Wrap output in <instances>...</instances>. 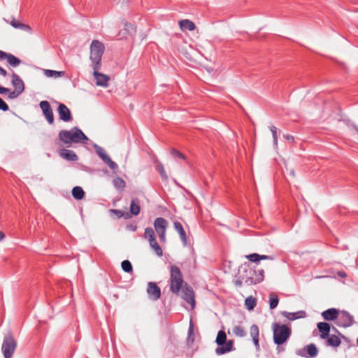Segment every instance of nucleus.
Masks as SVG:
<instances>
[{"label":"nucleus","mask_w":358,"mask_h":358,"mask_svg":"<svg viewBox=\"0 0 358 358\" xmlns=\"http://www.w3.org/2000/svg\"><path fill=\"white\" fill-rule=\"evenodd\" d=\"M241 271L243 272L241 278L248 285H256L264 280V271L263 269L256 271L251 268L250 264L245 263L241 266Z\"/></svg>","instance_id":"obj_1"},{"label":"nucleus","mask_w":358,"mask_h":358,"mask_svg":"<svg viewBox=\"0 0 358 358\" xmlns=\"http://www.w3.org/2000/svg\"><path fill=\"white\" fill-rule=\"evenodd\" d=\"M59 139L65 145L78 143L83 140H88L86 135L78 127H75L71 130H61L59 133Z\"/></svg>","instance_id":"obj_2"},{"label":"nucleus","mask_w":358,"mask_h":358,"mask_svg":"<svg viewBox=\"0 0 358 358\" xmlns=\"http://www.w3.org/2000/svg\"><path fill=\"white\" fill-rule=\"evenodd\" d=\"M185 283L180 268L176 265H171L170 266V291L178 295Z\"/></svg>","instance_id":"obj_3"},{"label":"nucleus","mask_w":358,"mask_h":358,"mask_svg":"<svg viewBox=\"0 0 358 358\" xmlns=\"http://www.w3.org/2000/svg\"><path fill=\"white\" fill-rule=\"evenodd\" d=\"M273 342L277 345H282L287 342L292 334V329L285 324L273 323L272 325Z\"/></svg>","instance_id":"obj_4"},{"label":"nucleus","mask_w":358,"mask_h":358,"mask_svg":"<svg viewBox=\"0 0 358 358\" xmlns=\"http://www.w3.org/2000/svg\"><path fill=\"white\" fill-rule=\"evenodd\" d=\"M105 47L103 44L97 41L94 40L90 45V60L92 62V68L94 70L101 69V58L104 52Z\"/></svg>","instance_id":"obj_5"},{"label":"nucleus","mask_w":358,"mask_h":358,"mask_svg":"<svg viewBox=\"0 0 358 358\" xmlns=\"http://www.w3.org/2000/svg\"><path fill=\"white\" fill-rule=\"evenodd\" d=\"M215 342L218 345L215 350V352L217 355H221L234 350V341H227V334L222 330L218 331Z\"/></svg>","instance_id":"obj_6"},{"label":"nucleus","mask_w":358,"mask_h":358,"mask_svg":"<svg viewBox=\"0 0 358 358\" xmlns=\"http://www.w3.org/2000/svg\"><path fill=\"white\" fill-rule=\"evenodd\" d=\"M17 348V341L11 333L7 334L3 338L1 351L4 358H11Z\"/></svg>","instance_id":"obj_7"},{"label":"nucleus","mask_w":358,"mask_h":358,"mask_svg":"<svg viewBox=\"0 0 358 358\" xmlns=\"http://www.w3.org/2000/svg\"><path fill=\"white\" fill-rule=\"evenodd\" d=\"M154 227L162 243L166 242V231L168 227V222L163 217H157L155 220Z\"/></svg>","instance_id":"obj_8"},{"label":"nucleus","mask_w":358,"mask_h":358,"mask_svg":"<svg viewBox=\"0 0 358 358\" xmlns=\"http://www.w3.org/2000/svg\"><path fill=\"white\" fill-rule=\"evenodd\" d=\"M296 354L305 358H314L317 355L318 350L314 343H311L303 348L296 350Z\"/></svg>","instance_id":"obj_9"},{"label":"nucleus","mask_w":358,"mask_h":358,"mask_svg":"<svg viewBox=\"0 0 358 358\" xmlns=\"http://www.w3.org/2000/svg\"><path fill=\"white\" fill-rule=\"evenodd\" d=\"M355 323L353 316L348 311L343 310L338 314L336 324L341 327H349Z\"/></svg>","instance_id":"obj_10"},{"label":"nucleus","mask_w":358,"mask_h":358,"mask_svg":"<svg viewBox=\"0 0 358 358\" xmlns=\"http://www.w3.org/2000/svg\"><path fill=\"white\" fill-rule=\"evenodd\" d=\"M181 289L182 292V298L191 305L192 308H194L196 302L193 289L187 283H185Z\"/></svg>","instance_id":"obj_11"},{"label":"nucleus","mask_w":358,"mask_h":358,"mask_svg":"<svg viewBox=\"0 0 358 358\" xmlns=\"http://www.w3.org/2000/svg\"><path fill=\"white\" fill-rule=\"evenodd\" d=\"M148 298L153 301H157L161 297V289L156 282H149L147 287Z\"/></svg>","instance_id":"obj_12"},{"label":"nucleus","mask_w":358,"mask_h":358,"mask_svg":"<svg viewBox=\"0 0 358 358\" xmlns=\"http://www.w3.org/2000/svg\"><path fill=\"white\" fill-rule=\"evenodd\" d=\"M39 106L48 122L52 124L54 123V114L50 103L48 101H41Z\"/></svg>","instance_id":"obj_13"},{"label":"nucleus","mask_w":358,"mask_h":358,"mask_svg":"<svg viewBox=\"0 0 358 358\" xmlns=\"http://www.w3.org/2000/svg\"><path fill=\"white\" fill-rule=\"evenodd\" d=\"M4 59H6L7 62L13 67H16L22 63V61L15 55L0 50V60Z\"/></svg>","instance_id":"obj_14"},{"label":"nucleus","mask_w":358,"mask_h":358,"mask_svg":"<svg viewBox=\"0 0 358 358\" xmlns=\"http://www.w3.org/2000/svg\"><path fill=\"white\" fill-rule=\"evenodd\" d=\"M57 112L61 120L64 122H70L73 117L69 108L64 103H59L57 108Z\"/></svg>","instance_id":"obj_15"},{"label":"nucleus","mask_w":358,"mask_h":358,"mask_svg":"<svg viewBox=\"0 0 358 358\" xmlns=\"http://www.w3.org/2000/svg\"><path fill=\"white\" fill-rule=\"evenodd\" d=\"M100 69L94 70L93 76L98 86L107 87L109 81V76L99 72Z\"/></svg>","instance_id":"obj_16"},{"label":"nucleus","mask_w":358,"mask_h":358,"mask_svg":"<svg viewBox=\"0 0 358 358\" xmlns=\"http://www.w3.org/2000/svg\"><path fill=\"white\" fill-rule=\"evenodd\" d=\"M317 329L320 332V338L322 339H327L329 336V332L331 330L330 324L324 322H321L317 324Z\"/></svg>","instance_id":"obj_17"},{"label":"nucleus","mask_w":358,"mask_h":358,"mask_svg":"<svg viewBox=\"0 0 358 358\" xmlns=\"http://www.w3.org/2000/svg\"><path fill=\"white\" fill-rule=\"evenodd\" d=\"M250 336L252 338L253 343L257 350L260 349L259 343V329L257 324H252L250 328Z\"/></svg>","instance_id":"obj_18"},{"label":"nucleus","mask_w":358,"mask_h":358,"mask_svg":"<svg viewBox=\"0 0 358 358\" xmlns=\"http://www.w3.org/2000/svg\"><path fill=\"white\" fill-rule=\"evenodd\" d=\"M11 83H12V85L14 87L15 90L19 91L20 92H24V82L20 78V77L15 73H13V74H12Z\"/></svg>","instance_id":"obj_19"},{"label":"nucleus","mask_w":358,"mask_h":358,"mask_svg":"<svg viewBox=\"0 0 358 358\" xmlns=\"http://www.w3.org/2000/svg\"><path fill=\"white\" fill-rule=\"evenodd\" d=\"M339 311L336 308H329L322 313V316L325 320L331 321L337 319L338 317Z\"/></svg>","instance_id":"obj_20"},{"label":"nucleus","mask_w":358,"mask_h":358,"mask_svg":"<svg viewBox=\"0 0 358 358\" xmlns=\"http://www.w3.org/2000/svg\"><path fill=\"white\" fill-rule=\"evenodd\" d=\"M173 227H174V229H176V231H177L178 233L179 234L180 238L183 245L185 246H186L187 245V239L186 232L184 230L182 224L178 221H176L173 222Z\"/></svg>","instance_id":"obj_21"},{"label":"nucleus","mask_w":358,"mask_h":358,"mask_svg":"<svg viewBox=\"0 0 358 358\" xmlns=\"http://www.w3.org/2000/svg\"><path fill=\"white\" fill-rule=\"evenodd\" d=\"M282 315L289 320L293 321L296 319L304 318L306 316V313L304 310H299L294 313L283 311L282 312Z\"/></svg>","instance_id":"obj_22"},{"label":"nucleus","mask_w":358,"mask_h":358,"mask_svg":"<svg viewBox=\"0 0 358 358\" xmlns=\"http://www.w3.org/2000/svg\"><path fill=\"white\" fill-rule=\"evenodd\" d=\"M60 156L69 161H77L78 157L76 152L71 150L62 149L59 152Z\"/></svg>","instance_id":"obj_23"},{"label":"nucleus","mask_w":358,"mask_h":358,"mask_svg":"<svg viewBox=\"0 0 358 358\" xmlns=\"http://www.w3.org/2000/svg\"><path fill=\"white\" fill-rule=\"evenodd\" d=\"M140 200L138 198L132 199L129 208L130 214L136 216L140 213Z\"/></svg>","instance_id":"obj_24"},{"label":"nucleus","mask_w":358,"mask_h":358,"mask_svg":"<svg viewBox=\"0 0 358 358\" xmlns=\"http://www.w3.org/2000/svg\"><path fill=\"white\" fill-rule=\"evenodd\" d=\"M179 24L182 31H193L196 27L194 23L189 20H180Z\"/></svg>","instance_id":"obj_25"},{"label":"nucleus","mask_w":358,"mask_h":358,"mask_svg":"<svg viewBox=\"0 0 358 358\" xmlns=\"http://www.w3.org/2000/svg\"><path fill=\"white\" fill-rule=\"evenodd\" d=\"M341 343V338L336 335H331L327 338L326 345L336 348Z\"/></svg>","instance_id":"obj_26"},{"label":"nucleus","mask_w":358,"mask_h":358,"mask_svg":"<svg viewBox=\"0 0 358 358\" xmlns=\"http://www.w3.org/2000/svg\"><path fill=\"white\" fill-rule=\"evenodd\" d=\"M134 31V28L131 24H127L124 29L120 30L117 36L120 39L127 38L128 35L131 34V31Z\"/></svg>","instance_id":"obj_27"},{"label":"nucleus","mask_w":358,"mask_h":358,"mask_svg":"<svg viewBox=\"0 0 358 358\" xmlns=\"http://www.w3.org/2000/svg\"><path fill=\"white\" fill-rule=\"evenodd\" d=\"M10 24L15 29H19L24 31H29L31 29L29 25L22 23L21 22L15 20L14 17L12 19Z\"/></svg>","instance_id":"obj_28"},{"label":"nucleus","mask_w":358,"mask_h":358,"mask_svg":"<svg viewBox=\"0 0 358 358\" xmlns=\"http://www.w3.org/2000/svg\"><path fill=\"white\" fill-rule=\"evenodd\" d=\"M72 196L77 200H81L85 196V192L82 187L76 186L72 189Z\"/></svg>","instance_id":"obj_29"},{"label":"nucleus","mask_w":358,"mask_h":358,"mask_svg":"<svg viewBox=\"0 0 358 358\" xmlns=\"http://www.w3.org/2000/svg\"><path fill=\"white\" fill-rule=\"evenodd\" d=\"M113 185L117 190L123 191L126 186V182L122 178L116 177L113 180Z\"/></svg>","instance_id":"obj_30"},{"label":"nucleus","mask_w":358,"mask_h":358,"mask_svg":"<svg viewBox=\"0 0 358 358\" xmlns=\"http://www.w3.org/2000/svg\"><path fill=\"white\" fill-rule=\"evenodd\" d=\"M144 238L148 239L149 242L156 240L155 233L152 228L147 227L145 229Z\"/></svg>","instance_id":"obj_31"},{"label":"nucleus","mask_w":358,"mask_h":358,"mask_svg":"<svg viewBox=\"0 0 358 358\" xmlns=\"http://www.w3.org/2000/svg\"><path fill=\"white\" fill-rule=\"evenodd\" d=\"M110 213L111 215H114L117 218H121L124 217L125 219H129L131 217V215L129 213H124L121 210L118 209H110Z\"/></svg>","instance_id":"obj_32"},{"label":"nucleus","mask_w":358,"mask_h":358,"mask_svg":"<svg viewBox=\"0 0 358 358\" xmlns=\"http://www.w3.org/2000/svg\"><path fill=\"white\" fill-rule=\"evenodd\" d=\"M94 148L95 149V151H96V153L97 154V155L103 161L105 162L106 159H108V158L109 157V156L106 153L105 150L101 148L100 147L99 145L95 144L94 145Z\"/></svg>","instance_id":"obj_33"},{"label":"nucleus","mask_w":358,"mask_h":358,"mask_svg":"<svg viewBox=\"0 0 358 358\" xmlns=\"http://www.w3.org/2000/svg\"><path fill=\"white\" fill-rule=\"evenodd\" d=\"M150 248L155 252L156 255L159 257H162L163 255V250L160 245L158 244L157 239L149 242Z\"/></svg>","instance_id":"obj_34"},{"label":"nucleus","mask_w":358,"mask_h":358,"mask_svg":"<svg viewBox=\"0 0 358 358\" xmlns=\"http://www.w3.org/2000/svg\"><path fill=\"white\" fill-rule=\"evenodd\" d=\"M245 305L248 310H252L255 308L257 305V301L255 298L252 296H249L245 300Z\"/></svg>","instance_id":"obj_35"},{"label":"nucleus","mask_w":358,"mask_h":358,"mask_svg":"<svg viewBox=\"0 0 358 358\" xmlns=\"http://www.w3.org/2000/svg\"><path fill=\"white\" fill-rule=\"evenodd\" d=\"M279 302V298L275 293H271L269 295V306L271 309H274L277 307Z\"/></svg>","instance_id":"obj_36"},{"label":"nucleus","mask_w":358,"mask_h":358,"mask_svg":"<svg viewBox=\"0 0 358 358\" xmlns=\"http://www.w3.org/2000/svg\"><path fill=\"white\" fill-rule=\"evenodd\" d=\"M233 333L236 336L238 337H245L246 336V332L243 327L241 326L237 325L233 328Z\"/></svg>","instance_id":"obj_37"},{"label":"nucleus","mask_w":358,"mask_h":358,"mask_svg":"<svg viewBox=\"0 0 358 358\" xmlns=\"http://www.w3.org/2000/svg\"><path fill=\"white\" fill-rule=\"evenodd\" d=\"M121 266L126 273H131L133 271L132 264L129 260H124L121 264Z\"/></svg>","instance_id":"obj_38"},{"label":"nucleus","mask_w":358,"mask_h":358,"mask_svg":"<svg viewBox=\"0 0 358 358\" xmlns=\"http://www.w3.org/2000/svg\"><path fill=\"white\" fill-rule=\"evenodd\" d=\"M45 74L48 77L58 78L64 75V71H57L54 70H45Z\"/></svg>","instance_id":"obj_39"},{"label":"nucleus","mask_w":358,"mask_h":358,"mask_svg":"<svg viewBox=\"0 0 358 358\" xmlns=\"http://www.w3.org/2000/svg\"><path fill=\"white\" fill-rule=\"evenodd\" d=\"M157 171L162 180H166L168 179V176L166 173L164 165L162 163L157 164Z\"/></svg>","instance_id":"obj_40"},{"label":"nucleus","mask_w":358,"mask_h":358,"mask_svg":"<svg viewBox=\"0 0 358 358\" xmlns=\"http://www.w3.org/2000/svg\"><path fill=\"white\" fill-rule=\"evenodd\" d=\"M171 154L175 158H179L184 161L186 160V157L182 152H180V151H178V150H176L175 148H173L171 150Z\"/></svg>","instance_id":"obj_41"},{"label":"nucleus","mask_w":358,"mask_h":358,"mask_svg":"<svg viewBox=\"0 0 358 358\" xmlns=\"http://www.w3.org/2000/svg\"><path fill=\"white\" fill-rule=\"evenodd\" d=\"M246 258L251 262L258 263L259 260V254L252 253L246 256Z\"/></svg>","instance_id":"obj_42"},{"label":"nucleus","mask_w":358,"mask_h":358,"mask_svg":"<svg viewBox=\"0 0 358 358\" xmlns=\"http://www.w3.org/2000/svg\"><path fill=\"white\" fill-rule=\"evenodd\" d=\"M113 171L117 169L118 168L117 164L113 162L110 157L104 162Z\"/></svg>","instance_id":"obj_43"},{"label":"nucleus","mask_w":358,"mask_h":358,"mask_svg":"<svg viewBox=\"0 0 358 358\" xmlns=\"http://www.w3.org/2000/svg\"><path fill=\"white\" fill-rule=\"evenodd\" d=\"M270 130L272 133L273 143L275 145H277V143H278L277 128L275 126H271Z\"/></svg>","instance_id":"obj_44"},{"label":"nucleus","mask_w":358,"mask_h":358,"mask_svg":"<svg viewBox=\"0 0 358 358\" xmlns=\"http://www.w3.org/2000/svg\"><path fill=\"white\" fill-rule=\"evenodd\" d=\"M7 93H8V98L9 99H14L17 98L22 92H20L19 91L15 90L13 92H11L10 90V92H8Z\"/></svg>","instance_id":"obj_45"},{"label":"nucleus","mask_w":358,"mask_h":358,"mask_svg":"<svg viewBox=\"0 0 358 358\" xmlns=\"http://www.w3.org/2000/svg\"><path fill=\"white\" fill-rule=\"evenodd\" d=\"M9 107L8 104L0 97V110L7 111Z\"/></svg>","instance_id":"obj_46"},{"label":"nucleus","mask_w":358,"mask_h":358,"mask_svg":"<svg viewBox=\"0 0 358 358\" xmlns=\"http://www.w3.org/2000/svg\"><path fill=\"white\" fill-rule=\"evenodd\" d=\"M273 259V257L268 255H259V260Z\"/></svg>","instance_id":"obj_47"},{"label":"nucleus","mask_w":358,"mask_h":358,"mask_svg":"<svg viewBox=\"0 0 358 358\" xmlns=\"http://www.w3.org/2000/svg\"><path fill=\"white\" fill-rule=\"evenodd\" d=\"M8 92H10V89L0 86V94H6Z\"/></svg>","instance_id":"obj_48"},{"label":"nucleus","mask_w":358,"mask_h":358,"mask_svg":"<svg viewBox=\"0 0 358 358\" xmlns=\"http://www.w3.org/2000/svg\"><path fill=\"white\" fill-rule=\"evenodd\" d=\"M284 137L285 138V139H287L288 141L291 143L294 142V138L292 135H284Z\"/></svg>","instance_id":"obj_49"},{"label":"nucleus","mask_w":358,"mask_h":358,"mask_svg":"<svg viewBox=\"0 0 358 358\" xmlns=\"http://www.w3.org/2000/svg\"><path fill=\"white\" fill-rule=\"evenodd\" d=\"M243 278H241V279H237L236 280H235V285L236 286H238V287H241L242 286V284H243Z\"/></svg>","instance_id":"obj_50"},{"label":"nucleus","mask_w":358,"mask_h":358,"mask_svg":"<svg viewBox=\"0 0 358 358\" xmlns=\"http://www.w3.org/2000/svg\"><path fill=\"white\" fill-rule=\"evenodd\" d=\"M337 274H338V275L339 277H341V278H345V277L347 276L346 273H345V271H338V272L337 273Z\"/></svg>","instance_id":"obj_51"},{"label":"nucleus","mask_w":358,"mask_h":358,"mask_svg":"<svg viewBox=\"0 0 358 358\" xmlns=\"http://www.w3.org/2000/svg\"><path fill=\"white\" fill-rule=\"evenodd\" d=\"M0 74L2 76H6V75H7V71L4 69H3L1 66H0Z\"/></svg>","instance_id":"obj_52"},{"label":"nucleus","mask_w":358,"mask_h":358,"mask_svg":"<svg viewBox=\"0 0 358 358\" xmlns=\"http://www.w3.org/2000/svg\"><path fill=\"white\" fill-rule=\"evenodd\" d=\"M276 350L278 352H280L285 350L284 348L282 347L281 345H278Z\"/></svg>","instance_id":"obj_53"},{"label":"nucleus","mask_w":358,"mask_h":358,"mask_svg":"<svg viewBox=\"0 0 358 358\" xmlns=\"http://www.w3.org/2000/svg\"><path fill=\"white\" fill-rule=\"evenodd\" d=\"M5 237V234L2 232V231H0V241H2Z\"/></svg>","instance_id":"obj_54"},{"label":"nucleus","mask_w":358,"mask_h":358,"mask_svg":"<svg viewBox=\"0 0 358 358\" xmlns=\"http://www.w3.org/2000/svg\"><path fill=\"white\" fill-rule=\"evenodd\" d=\"M352 127L357 131V132L358 133V127L356 125H355V124Z\"/></svg>","instance_id":"obj_55"},{"label":"nucleus","mask_w":358,"mask_h":358,"mask_svg":"<svg viewBox=\"0 0 358 358\" xmlns=\"http://www.w3.org/2000/svg\"><path fill=\"white\" fill-rule=\"evenodd\" d=\"M340 335H341V336L344 340H346V341L348 340V338H347L345 336H343V335H342V334H340Z\"/></svg>","instance_id":"obj_56"},{"label":"nucleus","mask_w":358,"mask_h":358,"mask_svg":"<svg viewBox=\"0 0 358 358\" xmlns=\"http://www.w3.org/2000/svg\"><path fill=\"white\" fill-rule=\"evenodd\" d=\"M357 345H358V338H357Z\"/></svg>","instance_id":"obj_57"}]
</instances>
